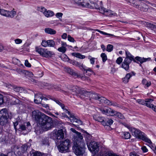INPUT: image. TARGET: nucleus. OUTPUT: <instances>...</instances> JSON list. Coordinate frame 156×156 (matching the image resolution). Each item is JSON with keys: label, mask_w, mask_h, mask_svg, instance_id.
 <instances>
[{"label": "nucleus", "mask_w": 156, "mask_h": 156, "mask_svg": "<svg viewBox=\"0 0 156 156\" xmlns=\"http://www.w3.org/2000/svg\"><path fill=\"white\" fill-rule=\"evenodd\" d=\"M32 116L37 124L45 131H48L55 127V122L52 118L38 110L32 112Z\"/></svg>", "instance_id": "f257e3e1"}, {"label": "nucleus", "mask_w": 156, "mask_h": 156, "mask_svg": "<svg viewBox=\"0 0 156 156\" xmlns=\"http://www.w3.org/2000/svg\"><path fill=\"white\" fill-rule=\"evenodd\" d=\"M74 146L73 149L74 153L77 156H85V144L82 140H73Z\"/></svg>", "instance_id": "f03ea898"}, {"label": "nucleus", "mask_w": 156, "mask_h": 156, "mask_svg": "<svg viewBox=\"0 0 156 156\" xmlns=\"http://www.w3.org/2000/svg\"><path fill=\"white\" fill-rule=\"evenodd\" d=\"M15 116V114L11 112H8L6 108L0 111V123L2 126L9 125L8 119H11Z\"/></svg>", "instance_id": "7ed1b4c3"}, {"label": "nucleus", "mask_w": 156, "mask_h": 156, "mask_svg": "<svg viewBox=\"0 0 156 156\" xmlns=\"http://www.w3.org/2000/svg\"><path fill=\"white\" fill-rule=\"evenodd\" d=\"M126 57L123 62L122 63L121 67L127 71L129 70V64L133 61L134 62L137 63L134 59V56L132 55L130 53L127 51H125ZM137 63H138L137 62Z\"/></svg>", "instance_id": "20e7f679"}, {"label": "nucleus", "mask_w": 156, "mask_h": 156, "mask_svg": "<svg viewBox=\"0 0 156 156\" xmlns=\"http://www.w3.org/2000/svg\"><path fill=\"white\" fill-rule=\"evenodd\" d=\"M129 129L131 132L132 135L136 138L141 139L148 143H152L150 140L146 137L144 133L141 132L140 130L133 128H130Z\"/></svg>", "instance_id": "39448f33"}, {"label": "nucleus", "mask_w": 156, "mask_h": 156, "mask_svg": "<svg viewBox=\"0 0 156 156\" xmlns=\"http://www.w3.org/2000/svg\"><path fill=\"white\" fill-rule=\"evenodd\" d=\"M100 110L101 112L103 114L108 115L115 116L119 118L122 119H125L124 116L121 113L111 108L103 109L101 108L100 109Z\"/></svg>", "instance_id": "423d86ee"}, {"label": "nucleus", "mask_w": 156, "mask_h": 156, "mask_svg": "<svg viewBox=\"0 0 156 156\" xmlns=\"http://www.w3.org/2000/svg\"><path fill=\"white\" fill-rule=\"evenodd\" d=\"M71 144V141L68 139L61 141L60 144L58 146L59 151L64 153L69 152Z\"/></svg>", "instance_id": "0eeeda50"}, {"label": "nucleus", "mask_w": 156, "mask_h": 156, "mask_svg": "<svg viewBox=\"0 0 156 156\" xmlns=\"http://www.w3.org/2000/svg\"><path fill=\"white\" fill-rule=\"evenodd\" d=\"M68 88L70 91L78 93L80 94L79 95L82 98H84L83 95H86L90 93L87 92V91L82 90V89L76 86L71 85Z\"/></svg>", "instance_id": "6e6552de"}, {"label": "nucleus", "mask_w": 156, "mask_h": 156, "mask_svg": "<svg viewBox=\"0 0 156 156\" xmlns=\"http://www.w3.org/2000/svg\"><path fill=\"white\" fill-rule=\"evenodd\" d=\"M64 132L62 129L54 130L51 134V137L55 140L63 139L64 138Z\"/></svg>", "instance_id": "1a4fd4ad"}, {"label": "nucleus", "mask_w": 156, "mask_h": 156, "mask_svg": "<svg viewBox=\"0 0 156 156\" xmlns=\"http://www.w3.org/2000/svg\"><path fill=\"white\" fill-rule=\"evenodd\" d=\"M89 150L91 152L96 154L99 150L98 144L95 141L91 142L89 144H87Z\"/></svg>", "instance_id": "9d476101"}, {"label": "nucleus", "mask_w": 156, "mask_h": 156, "mask_svg": "<svg viewBox=\"0 0 156 156\" xmlns=\"http://www.w3.org/2000/svg\"><path fill=\"white\" fill-rule=\"evenodd\" d=\"M41 44L44 47H53L55 45V43L53 40H49L47 41L43 40L42 41Z\"/></svg>", "instance_id": "9b49d317"}, {"label": "nucleus", "mask_w": 156, "mask_h": 156, "mask_svg": "<svg viewBox=\"0 0 156 156\" xmlns=\"http://www.w3.org/2000/svg\"><path fill=\"white\" fill-rule=\"evenodd\" d=\"M134 59L137 62H138L137 63L139 64L140 66V67H142V64L143 63L147 61H150L151 60V58H145L144 57L142 58L139 56L136 57Z\"/></svg>", "instance_id": "f8f14e48"}, {"label": "nucleus", "mask_w": 156, "mask_h": 156, "mask_svg": "<svg viewBox=\"0 0 156 156\" xmlns=\"http://www.w3.org/2000/svg\"><path fill=\"white\" fill-rule=\"evenodd\" d=\"M87 92H89L90 93L88 94H87L86 95H83L84 98L85 96L88 97L89 96L90 97V100L91 99H93L96 100H98L101 102V98L102 97H100L98 94L96 93L92 94L90 92L87 91Z\"/></svg>", "instance_id": "ddd939ff"}, {"label": "nucleus", "mask_w": 156, "mask_h": 156, "mask_svg": "<svg viewBox=\"0 0 156 156\" xmlns=\"http://www.w3.org/2000/svg\"><path fill=\"white\" fill-rule=\"evenodd\" d=\"M42 94L41 93L35 94L34 102L37 104L41 103L42 101Z\"/></svg>", "instance_id": "4468645a"}, {"label": "nucleus", "mask_w": 156, "mask_h": 156, "mask_svg": "<svg viewBox=\"0 0 156 156\" xmlns=\"http://www.w3.org/2000/svg\"><path fill=\"white\" fill-rule=\"evenodd\" d=\"M86 6V7L96 9H99L100 8L99 5L93 2H90V3H87V5Z\"/></svg>", "instance_id": "2eb2a0df"}, {"label": "nucleus", "mask_w": 156, "mask_h": 156, "mask_svg": "<svg viewBox=\"0 0 156 156\" xmlns=\"http://www.w3.org/2000/svg\"><path fill=\"white\" fill-rule=\"evenodd\" d=\"M135 73L133 72L127 73L125 77L122 79L123 82L125 83H127L130 78L133 76H135Z\"/></svg>", "instance_id": "dca6fc26"}, {"label": "nucleus", "mask_w": 156, "mask_h": 156, "mask_svg": "<svg viewBox=\"0 0 156 156\" xmlns=\"http://www.w3.org/2000/svg\"><path fill=\"white\" fill-rule=\"evenodd\" d=\"M27 127L24 125H20L19 128L20 131H24L25 130H28L30 131L31 129V126H30V123L29 122L27 123Z\"/></svg>", "instance_id": "f3484780"}, {"label": "nucleus", "mask_w": 156, "mask_h": 156, "mask_svg": "<svg viewBox=\"0 0 156 156\" xmlns=\"http://www.w3.org/2000/svg\"><path fill=\"white\" fill-rule=\"evenodd\" d=\"M70 129L73 132L75 133H76L75 135H74V140L76 139L79 140H82L83 137L81 135L80 133L77 131L73 128H71Z\"/></svg>", "instance_id": "a211bd4d"}, {"label": "nucleus", "mask_w": 156, "mask_h": 156, "mask_svg": "<svg viewBox=\"0 0 156 156\" xmlns=\"http://www.w3.org/2000/svg\"><path fill=\"white\" fill-rule=\"evenodd\" d=\"M31 156H45L46 154L44 153L32 150L30 152Z\"/></svg>", "instance_id": "6ab92c4d"}, {"label": "nucleus", "mask_w": 156, "mask_h": 156, "mask_svg": "<svg viewBox=\"0 0 156 156\" xmlns=\"http://www.w3.org/2000/svg\"><path fill=\"white\" fill-rule=\"evenodd\" d=\"M69 119L71 122H75L77 123L78 125H81L82 123V121L80 119H76L73 114L70 115L69 116Z\"/></svg>", "instance_id": "aec40b11"}, {"label": "nucleus", "mask_w": 156, "mask_h": 156, "mask_svg": "<svg viewBox=\"0 0 156 156\" xmlns=\"http://www.w3.org/2000/svg\"><path fill=\"white\" fill-rule=\"evenodd\" d=\"M113 121L111 119H104L102 125L104 126H110L113 123Z\"/></svg>", "instance_id": "412c9836"}, {"label": "nucleus", "mask_w": 156, "mask_h": 156, "mask_svg": "<svg viewBox=\"0 0 156 156\" xmlns=\"http://www.w3.org/2000/svg\"><path fill=\"white\" fill-rule=\"evenodd\" d=\"M71 63L74 66L78 67L81 70H85V67L83 66V64L75 60L72 61Z\"/></svg>", "instance_id": "4be33fe9"}, {"label": "nucleus", "mask_w": 156, "mask_h": 156, "mask_svg": "<svg viewBox=\"0 0 156 156\" xmlns=\"http://www.w3.org/2000/svg\"><path fill=\"white\" fill-rule=\"evenodd\" d=\"M74 1L75 3L79 5H81L86 7V6L87 5V3H88V2H85L84 0H74Z\"/></svg>", "instance_id": "5701e85b"}, {"label": "nucleus", "mask_w": 156, "mask_h": 156, "mask_svg": "<svg viewBox=\"0 0 156 156\" xmlns=\"http://www.w3.org/2000/svg\"><path fill=\"white\" fill-rule=\"evenodd\" d=\"M65 71L71 75L75 76H79V75L74 71L73 69H71L67 67L66 68Z\"/></svg>", "instance_id": "b1692460"}, {"label": "nucleus", "mask_w": 156, "mask_h": 156, "mask_svg": "<svg viewBox=\"0 0 156 156\" xmlns=\"http://www.w3.org/2000/svg\"><path fill=\"white\" fill-rule=\"evenodd\" d=\"M20 101L16 96L12 97L11 99L10 104L12 105H15L19 103Z\"/></svg>", "instance_id": "393cba45"}, {"label": "nucleus", "mask_w": 156, "mask_h": 156, "mask_svg": "<svg viewBox=\"0 0 156 156\" xmlns=\"http://www.w3.org/2000/svg\"><path fill=\"white\" fill-rule=\"evenodd\" d=\"M49 98L50 99L54 101L57 104H58V105H59L61 107L62 109H64V108L65 107V105L61 103V102L60 101H60L54 98H51V97H49Z\"/></svg>", "instance_id": "a878e982"}, {"label": "nucleus", "mask_w": 156, "mask_h": 156, "mask_svg": "<svg viewBox=\"0 0 156 156\" xmlns=\"http://www.w3.org/2000/svg\"><path fill=\"white\" fill-rule=\"evenodd\" d=\"M44 30L45 33L50 34H54L56 33L55 30L49 28H46Z\"/></svg>", "instance_id": "bb28decb"}, {"label": "nucleus", "mask_w": 156, "mask_h": 156, "mask_svg": "<svg viewBox=\"0 0 156 156\" xmlns=\"http://www.w3.org/2000/svg\"><path fill=\"white\" fill-rule=\"evenodd\" d=\"M101 102H104L105 103L107 104L108 105H112V102L109 101V100L106 99L103 97H102L101 98Z\"/></svg>", "instance_id": "cd10ccee"}, {"label": "nucleus", "mask_w": 156, "mask_h": 156, "mask_svg": "<svg viewBox=\"0 0 156 156\" xmlns=\"http://www.w3.org/2000/svg\"><path fill=\"white\" fill-rule=\"evenodd\" d=\"M44 15L46 17H49L53 16L54 15V13L51 11L46 10L44 13Z\"/></svg>", "instance_id": "c85d7f7f"}, {"label": "nucleus", "mask_w": 156, "mask_h": 156, "mask_svg": "<svg viewBox=\"0 0 156 156\" xmlns=\"http://www.w3.org/2000/svg\"><path fill=\"white\" fill-rule=\"evenodd\" d=\"M16 71L19 74H27L28 73H30L28 71H27L25 70H23L17 68L16 69Z\"/></svg>", "instance_id": "c756f323"}, {"label": "nucleus", "mask_w": 156, "mask_h": 156, "mask_svg": "<svg viewBox=\"0 0 156 156\" xmlns=\"http://www.w3.org/2000/svg\"><path fill=\"white\" fill-rule=\"evenodd\" d=\"M72 55L73 56L79 58L83 59L85 58V55H81L78 53H72Z\"/></svg>", "instance_id": "7c9ffc66"}, {"label": "nucleus", "mask_w": 156, "mask_h": 156, "mask_svg": "<svg viewBox=\"0 0 156 156\" xmlns=\"http://www.w3.org/2000/svg\"><path fill=\"white\" fill-rule=\"evenodd\" d=\"M14 154V153L13 151L9 150L7 152V154L0 153V156H12Z\"/></svg>", "instance_id": "2f4dec72"}, {"label": "nucleus", "mask_w": 156, "mask_h": 156, "mask_svg": "<svg viewBox=\"0 0 156 156\" xmlns=\"http://www.w3.org/2000/svg\"><path fill=\"white\" fill-rule=\"evenodd\" d=\"M28 146L26 144L23 145L20 148V149L21 150V154H23L25 153L27 150Z\"/></svg>", "instance_id": "473e14b6"}, {"label": "nucleus", "mask_w": 156, "mask_h": 156, "mask_svg": "<svg viewBox=\"0 0 156 156\" xmlns=\"http://www.w3.org/2000/svg\"><path fill=\"white\" fill-rule=\"evenodd\" d=\"M7 16L8 17H10L11 18L13 17L16 14V12L15 11L12 10L11 11H8Z\"/></svg>", "instance_id": "72a5a7b5"}, {"label": "nucleus", "mask_w": 156, "mask_h": 156, "mask_svg": "<svg viewBox=\"0 0 156 156\" xmlns=\"http://www.w3.org/2000/svg\"><path fill=\"white\" fill-rule=\"evenodd\" d=\"M13 89L16 92H20L21 93H22L24 90L23 89L22 87H17L15 86H14V87Z\"/></svg>", "instance_id": "f704fd0d"}, {"label": "nucleus", "mask_w": 156, "mask_h": 156, "mask_svg": "<svg viewBox=\"0 0 156 156\" xmlns=\"http://www.w3.org/2000/svg\"><path fill=\"white\" fill-rule=\"evenodd\" d=\"M8 11L5 10L4 9H0V14L2 15L7 16Z\"/></svg>", "instance_id": "c9c22d12"}, {"label": "nucleus", "mask_w": 156, "mask_h": 156, "mask_svg": "<svg viewBox=\"0 0 156 156\" xmlns=\"http://www.w3.org/2000/svg\"><path fill=\"white\" fill-rule=\"evenodd\" d=\"M113 46L112 45L108 44L107 46L106 50L108 52H111L113 50Z\"/></svg>", "instance_id": "e433bc0d"}, {"label": "nucleus", "mask_w": 156, "mask_h": 156, "mask_svg": "<svg viewBox=\"0 0 156 156\" xmlns=\"http://www.w3.org/2000/svg\"><path fill=\"white\" fill-rule=\"evenodd\" d=\"M44 48H39L37 47L36 48V52H37L40 55L43 56V52L44 51Z\"/></svg>", "instance_id": "4c0bfd02"}, {"label": "nucleus", "mask_w": 156, "mask_h": 156, "mask_svg": "<svg viewBox=\"0 0 156 156\" xmlns=\"http://www.w3.org/2000/svg\"><path fill=\"white\" fill-rule=\"evenodd\" d=\"M37 10L39 11L42 12L44 14V12H45L46 10V9L44 7L41 6V7H37Z\"/></svg>", "instance_id": "58836bf2"}, {"label": "nucleus", "mask_w": 156, "mask_h": 156, "mask_svg": "<svg viewBox=\"0 0 156 156\" xmlns=\"http://www.w3.org/2000/svg\"><path fill=\"white\" fill-rule=\"evenodd\" d=\"M101 57L102 58V61L105 62L107 59V57L106 54L105 53H103L101 55Z\"/></svg>", "instance_id": "ea45409f"}, {"label": "nucleus", "mask_w": 156, "mask_h": 156, "mask_svg": "<svg viewBox=\"0 0 156 156\" xmlns=\"http://www.w3.org/2000/svg\"><path fill=\"white\" fill-rule=\"evenodd\" d=\"M46 53L44 57L48 58L49 57H51L53 55V52L51 51H48L47 49L46 52H45Z\"/></svg>", "instance_id": "a19ab883"}, {"label": "nucleus", "mask_w": 156, "mask_h": 156, "mask_svg": "<svg viewBox=\"0 0 156 156\" xmlns=\"http://www.w3.org/2000/svg\"><path fill=\"white\" fill-rule=\"evenodd\" d=\"M41 142L43 145H49V141L47 138L45 137L43 138Z\"/></svg>", "instance_id": "79ce46f5"}, {"label": "nucleus", "mask_w": 156, "mask_h": 156, "mask_svg": "<svg viewBox=\"0 0 156 156\" xmlns=\"http://www.w3.org/2000/svg\"><path fill=\"white\" fill-rule=\"evenodd\" d=\"M104 15L107 16H110L113 15V14L112 13L111 10L107 9Z\"/></svg>", "instance_id": "37998d69"}, {"label": "nucleus", "mask_w": 156, "mask_h": 156, "mask_svg": "<svg viewBox=\"0 0 156 156\" xmlns=\"http://www.w3.org/2000/svg\"><path fill=\"white\" fill-rule=\"evenodd\" d=\"M147 25L148 27L151 28L152 30H154L156 29V24L148 23Z\"/></svg>", "instance_id": "c03bdc74"}, {"label": "nucleus", "mask_w": 156, "mask_h": 156, "mask_svg": "<svg viewBox=\"0 0 156 156\" xmlns=\"http://www.w3.org/2000/svg\"><path fill=\"white\" fill-rule=\"evenodd\" d=\"M124 135L125 137V139H128L130 138L131 135L128 132H125L124 133Z\"/></svg>", "instance_id": "a18cd8bd"}, {"label": "nucleus", "mask_w": 156, "mask_h": 156, "mask_svg": "<svg viewBox=\"0 0 156 156\" xmlns=\"http://www.w3.org/2000/svg\"><path fill=\"white\" fill-rule=\"evenodd\" d=\"M58 51L60 52H61L62 53H64L66 51V49L65 47H61L58 48Z\"/></svg>", "instance_id": "49530a36"}, {"label": "nucleus", "mask_w": 156, "mask_h": 156, "mask_svg": "<svg viewBox=\"0 0 156 156\" xmlns=\"http://www.w3.org/2000/svg\"><path fill=\"white\" fill-rule=\"evenodd\" d=\"M136 102L139 104L143 105H144L145 104V103H146L145 100H144L143 99H137L136 101Z\"/></svg>", "instance_id": "de8ad7c7"}, {"label": "nucleus", "mask_w": 156, "mask_h": 156, "mask_svg": "<svg viewBox=\"0 0 156 156\" xmlns=\"http://www.w3.org/2000/svg\"><path fill=\"white\" fill-rule=\"evenodd\" d=\"M5 86L6 87H8V88L12 89H13L15 85L12 84L10 83H5Z\"/></svg>", "instance_id": "09e8293b"}, {"label": "nucleus", "mask_w": 156, "mask_h": 156, "mask_svg": "<svg viewBox=\"0 0 156 156\" xmlns=\"http://www.w3.org/2000/svg\"><path fill=\"white\" fill-rule=\"evenodd\" d=\"M123 59L122 57H119L116 60V62L118 64H120L122 62Z\"/></svg>", "instance_id": "8fccbe9b"}, {"label": "nucleus", "mask_w": 156, "mask_h": 156, "mask_svg": "<svg viewBox=\"0 0 156 156\" xmlns=\"http://www.w3.org/2000/svg\"><path fill=\"white\" fill-rule=\"evenodd\" d=\"M99 10L100 12L101 13H102L105 15V11L107 9L103 7H100L99 9Z\"/></svg>", "instance_id": "3c124183"}, {"label": "nucleus", "mask_w": 156, "mask_h": 156, "mask_svg": "<svg viewBox=\"0 0 156 156\" xmlns=\"http://www.w3.org/2000/svg\"><path fill=\"white\" fill-rule=\"evenodd\" d=\"M4 103L3 96L2 95L0 94V105H2Z\"/></svg>", "instance_id": "603ef678"}, {"label": "nucleus", "mask_w": 156, "mask_h": 156, "mask_svg": "<svg viewBox=\"0 0 156 156\" xmlns=\"http://www.w3.org/2000/svg\"><path fill=\"white\" fill-rule=\"evenodd\" d=\"M95 31H98L99 33H101V34H103L105 35H109V36H112V34H107V33H106L104 32L103 31H102L100 30H99L98 29L96 30Z\"/></svg>", "instance_id": "864d4df0"}, {"label": "nucleus", "mask_w": 156, "mask_h": 156, "mask_svg": "<svg viewBox=\"0 0 156 156\" xmlns=\"http://www.w3.org/2000/svg\"><path fill=\"white\" fill-rule=\"evenodd\" d=\"M68 40L71 42H74L75 40L70 35H68Z\"/></svg>", "instance_id": "5fc2aeb1"}, {"label": "nucleus", "mask_w": 156, "mask_h": 156, "mask_svg": "<svg viewBox=\"0 0 156 156\" xmlns=\"http://www.w3.org/2000/svg\"><path fill=\"white\" fill-rule=\"evenodd\" d=\"M141 149L144 153L147 152L148 151V149L146 147L144 146L142 147L141 148Z\"/></svg>", "instance_id": "6e6d98bb"}, {"label": "nucleus", "mask_w": 156, "mask_h": 156, "mask_svg": "<svg viewBox=\"0 0 156 156\" xmlns=\"http://www.w3.org/2000/svg\"><path fill=\"white\" fill-rule=\"evenodd\" d=\"M25 65L26 66L28 67H30L31 66V64L27 60L25 61Z\"/></svg>", "instance_id": "4d7b16f0"}, {"label": "nucleus", "mask_w": 156, "mask_h": 156, "mask_svg": "<svg viewBox=\"0 0 156 156\" xmlns=\"http://www.w3.org/2000/svg\"><path fill=\"white\" fill-rule=\"evenodd\" d=\"M104 119V118L103 117H101L99 116L98 117V119H97V121H98L100 122H101V123H103V122Z\"/></svg>", "instance_id": "13d9d810"}, {"label": "nucleus", "mask_w": 156, "mask_h": 156, "mask_svg": "<svg viewBox=\"0 0 156 156\" xmlns=\"http://www.w3.org/2000/svg\"><path fill=\"white\" fill-rule=\"evenodd\" d=\"M15 41L16 44H20L22 42V40L19 39H16L15 40Z\"/></svg>", "instance_id": "bf43d9fd"}, {"label": "nucleus", "mask_w": 156, "mask_h": 156, "mask_svg": "<svg viewBox=\"0 0 156 156\" xmlns=\"http://www.w3.org/2000/svg\"><path fill=\"white\" fill-rule=\"evenodd\" d=\"M58 42L60 43V42H61L62 43V47H65L66 46L67 44L66 43L62 41H61V40L60 39H58Z\"/></svg>", "instance_id": "052dcab7"}, {"label": "nucleus", "mask_w": 156, "mask_h": 156, "mask_svg": "<svg viewBox=\"0 0 156 156\" xmlns=\"http://www.w3.org/2000/svg\"><path fill=\"white\" fill-rule=\"evenodd\" d=\"M129 156H140L134 151L131 152L129 154Z\"/></svg>", "instance_id": "680f3d73"}, {"label": "nucleus", "mask_w": 156, "mask_h": 156, "mask_svg": "<svg viewBox=\"0 0 156 156\" xmlns=\"http://www.w3.org/2000/svg\"><path fill=\"white\" fill-rule=\"evenodd\" d=\"M153 105V104L146 102V103H145V104L144 105L146 106L147 107L149 108H151V107H152V105Z\"/></svg>", "instance_id": "e2e57ef3"}, {"label": "nucleus", "mask_w": 156, "mask_h": 156, "mask_svg": "<svg viewBox=\"0 0 156 156\" xmlns=\"http://www.w3.org/2000/svg\"><path fill=\"white\" fill-rule=\"evenodd\" d=\"M117 154L113 152H108L107 155L108 156H116Z\"/></svg>", "instance_id": "0e129e2a"}, {"label": "nucleus", "mask_w": 156, "mask_h": 156, "mask_svg": "<svg viewBox=\"0 0 156 156\" xmlns=\"http://www.w3.org/2000/svg\"><path fill=\"white\" fill-rule=\"evenodd\" d=\"M144 2H145L151 5L153 7H156V4H155L152 3L147 0H145Z\"/></svg>", "instance_id": "69168bd1"}, {"label": "nucleus", "mask_w": 156, "mask_h": 156, "mask_svg": "<svg viewBox=\"0 0 156 156\" xmlns=\"http://www.w3.org/2000/svg\"><path fill=\"white\" fill-rule=\"evenodd\" d=\"M62 15L63 14L61 12H58L56 14V16L57 18H59L60 17H62Z\"/></svg>", "instance_id": "338daca9"}, {"label": "nucleus", "mask_w": 156, "mask_h": 156, "mask_svg": "<svg viewBox=\"0 0 156 156\" xmlns=\"http://www.w3.org/2000/svg\"><path fill=\"white\" fill-rule=\"evenodd\" d=\"M95 58H90V61L91 64L93 65L94 64Z\"/></svg>", "instance_id": "774afa93"}]
</instances>
